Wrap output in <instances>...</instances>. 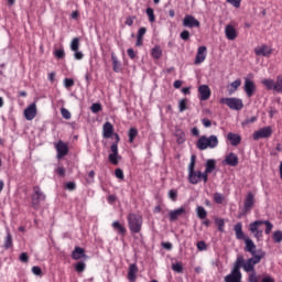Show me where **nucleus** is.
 <instances>
[{"mask_svg": "<svg viewBox=\"0 0 282 282\" xmlns=\"http://www.w3.org/2000/svg\"><path fill=\"white\" fill-rule=\"evenodd\" d=\"M265 259V251L259 250L258 256H252L249 259H243V256H238L236 261L234 262V265H237L240 263V269L242 268L245 272H256L254 265H258V263H261V260Z\"/></svg>", "mask_w": 282, "mask_h": 282, "instance_id": "nucleus-1", "label": "nucleus"}, {"mask_svg": "<svg viewBox=\"0 0 282 282\" xmlns=\"http://www.w3.org/2000/svg\"><path fill=\"white\" fill-rule=\"evenodd\" d=\"M217 147H219V139L215 134H212L208 138L203 135L196 142V149L199 151H206V149H217Z\"/></svg>", "mask_w": 282, "mask_h": 282, "instance_id": "nucleus-2", "label": "nucleus"}, {"mask_svg": "<svg viewBox=\"0 0 282 282\" xmlns=\"http://www.w3.org/2000/svg\"><path fill=\"white\" fill-rule=\"evenodd\" d=\"M46 196L45 193H43V189L39 185H35L33 187V193L31 195V206L34 208V210H39L41 206V202H45Z\"/></svg>", "mask_w": 282, "mask_h": 282, "instance_id": "nucleus-3", "label": "nucleus"}, {"mask_svg": "<svg viewBox=\"0 0 282 282\" xmlns=\"http://www.w3.org/2000/svg\"><path fill=\"white\" fill-rule=\"evenodd\" d=\"M128 227L131 232H134V235H138L140 230H142V216L138 214H129L128 217Z\"/></svg>", "mask_w": 282, "mask_h": 282, "instance_id": "nucleus-4", "label": "nucleus"}, {"mask_svg": "<svg viewBox=\"0 0 282 282\" xmlns=\"http://www.w3.org/2000/svg\"><path fill=\"white\" fill-rule=\"evenodd\" d=\"M220 105H226L234 111H241V109H243V100L236 97L221 98Z\"/></svg>", "mask_w": 282, "mask_h": 282, "instance_id": "nucleus-5", "label": "nucleus"}, {"mask_svg": "<svg viewBox=\"0 0 282 282\" xmlns=\"http://www.w3.org/2000/svg\"><path fill=\"white\" fill-rule=\"evenodd\" d=\"M249 231L257 241H261L263 239V220H256L249 224Z\"/></svg>", "mask_w": 282, "mask_h": 282, "instance_id": "nucleus-6", "label": "nucleus"}, {"mask_svg": "<svg viewBox=\"0 0 282 282\" xmlns=\"http://www.w3.org/2000/svg\"><path fill=\"white\" fill-rule=\"evenodd\" d=\"M204 181V184L208 183V175L202 171H195L188 173V182L189 184H199V182Z\"/></svg>", "mask_w": 282, "mask_h": 282, "instance_id": "nucleus-7", "label": "nucleus"}, {"mask_svg": "<svg viewBox=\"0 0 282 282\" xmlns=\"http://www.w3.org/2000/svg\"><path fill=\"white\" fill-rule=\"evenodd\" d=\"M240 262L234 264L230 274L225 276V282H241Z\"/></svg>", "mask_w": 282, "mask_h": 282, "instance_id": "nucleus-8", "label": "nucleus"}, {"mask_svg": "<svg viewBox=\"0 0 282 282\" xmlns=\"http://www.w3.org/2000/svg\"><path fill=\"white\" fill-rule=\"evenodd\" d=\"M111 153L108 155V160L110 164L113 166H118L119 162L122 160V156L118 153V142H115L110 147Z\"/></svg>", "mask_w": 282, "mask_h": 282, "instance_id": "nucleus-9", "label": "nucleus"}, {"mask_svg": "<svg viewBox=\"0 0 282 282\" xmlns=\"http://www.w3.org/2000/svg\"><path fill=\"white\" fill-rule=\"evenodd\" d=\"M55 151L57 152V160H63V158L69 153V145L63 140H59L55 143Z\"/></svg>", "mask_w": 282, "mask_h": 282, "instance_id": "nucleus-10", "label": "nucleus"}, {"mask_svg": "<svg viewBox=\"0 0 282 282\" xmlns=\"http://www.w3.org/2000/svg\"><path fill=\"white\" fill-rule=\"evenodd\" d=\"M254 208V194L252 192H249L246 195L245 202H243V214L248 215L250 210Z\"/></svg>", "mask_w": 282, "mask_h": 282, "instance_id": "nucleus-11", "label": "nucleus"}, {"mask_svg": "<svg viewBox=\"0 0 282 282\" xmlns=\"http://www.w3.org/2000/svg\"><path fill=\"white\" fill-rule=\"evenodd\" d=\"M243 89L247 97L252 98L254 96V93L257 91V84H254V82L249 78H245Z\"/></svg>", "mask_w": 282, "mask_h": 282, "instance_id": "nucleus-12", "label": "nucleus"}, {"mask_svg": "<svg viewBox=\"0 0 282 282\" xmlns=\"http://www.w3.org/2000/svg\"><path fill=\"white\" fill-rule=\"evenodd\" d=\"M272 47L267 44H262L254 48L256 56H264L265 58H270V56H272Z\"/></svg>", "mask_w": 282, "mask_h": 282, "instance_id": "nucleus-13", "label": "nucleus"}, {"mask_svg": "<svg viewBox=\"0 0 282 282\" xmlns=\"http://www.w3.org/2000/svg\"><path fill=\"white\" fill-rule=\"evenodd\" d=\"M207 54H208V48L206 46H199L197 48V53H196L194 64L195 65H202V63H204V61H206Z\"/></svg>", "mask_w": 282, "mask_h": 282, "instance_id": "nucleus-14", "label": "nucleus"}, {"mask_svg": "<svg viewBox=\"0 0 282 282\" xmlns=\"http://www.w3.org/2000/svg\"><path fill=\"white\" fill-rule=\"evenodd\" d=\"M272 135V128L264 127L253 132V140H261L263 138H270Z\"/></svg>", "mask_w": 282, "mask_h": 282, "instance_id": "nucleus-15", "label": "nucleus"}, {"mask_svg": "<svg viewBox=\"0 0 282 282\" xmlns=\"http://www.w3.org/2000/svg\"><path fill=\"white\" fill-rule=\"evenodd\" d=\"M200 23L198 22L197 19H195V17L191 15V14H186L183 19V26L184 28H199Z\"/></svg>", "mask_w": 282, "mask_h": 282, "instance_id": "nucleus-16", "label": "nucleus"}, {"mask_svg": "<svg viewBox=\"0 0 282 282\" xmlns=\"http://www.w3.org/2000/svg\"><path fill=\"white\" fill-rule=\"evenodd\" d=\"M245 252L251 253V257H259L257 253V245L250 238H245Z\"/></svg>", "mask_w": 282, "mask_h": 282, "instance_id": "nucleus-17", "label": "nucleus"}, {"mask_svg": "<svg viewBox=\"0 0 282 282\" xmlns=\"http://www.w3.org/2000/svg\"><path fill=\"white\" fill-rule=\"evenodd\" d=\"M223 164H227V166H239V156L235 152H231L226 155Z\"/></svg>", "mask_w": 282, "mask_h": 282, "instance_id": "nucleus-18", "label": "nucleus"}, {"mask_svg": "<svg viewBox=\"0 0 282 282\" xmlns=\"http://www.w3.org/2000/svg\"><path fill=\"white\" fill-rule=\"evenodd\" d=\"M199 100H208L210 98L212 91L208 85H200L198 87Z\"/></svg>", "mask_w": 282, "mask_h": 282, "instance_id": "nucleus-19", "label": "nucleus"}, {"mask_svg": "<svg viewBox=\"0 0 282 282\" xmlns=\"http://www.w3.org/2000/svg\"><path fill=\"white\" fill-rule=\"evenodd\" d=\"M182 215H186L185 207H180L177 209L170 210V213H169L170 221H177V219H180V217H182Z\"/></svg>", "mask_w": 282, "mask_h": 282, "instance_id": "nucleus-20", "label": "nucleus"}, {"mask_svg": "<svg viewBox=\"0 0 282 282\" xmlns=\"http://www.w3.org/2000/svg\"><path fill=\"white\" fill-rule=\"evenodd\" d=\"M225 36L228 41H235V39L238 36L237 29H235V26L231 24H227L225 26Z\"/></svg>", "mask_w": 282, "mask_h": 282, "instance_id": "nucleus-21", "label": "nucleus"}, {"mask_svg": "<svg viewBox=\"0 0 282 282\" xmlns=\"http://www.w3.org/2000/svg\"><path fill=\"white\" fill-rule=\"evenodd\" d=\"M24 118H26L28 120H34L36 118V104H31L24 110Z\"/></svg>", "mask_w": 282, "mask_h": 282, "instance_id": "nucleus-22", "label": "nucleus"}, {"mask_svg": "<svg viewBox=\"0 0 282 282\" xmlns=\"http://www.w3.org/2000/svg\"><path fill=\"white\" fill-rule=\"evenodd\" d=\"M234 230L236 232V239H239L240 241H246V239H248V237H246V234L243 232V225L241 223H237L234 227Z\"/></svg>", "mask_w": 282, "mask_h": 282, "instance_id": "nucleus-23", "label": "nucleus"}, {"mask_svg": "<svg viewBox=\"0 0 282 282\" xmlns=\"http://www.w3.org/2000/svg\"><path fill=\"white\" fill-rule=\"evenodd\" d=\"M72 259H74V261L87 259V254H85V249L80 247H75V249L72 252Z\"/></svg>", "mask_w": 282, "mask_h": 282, "instance_id": "nucleus-24", "label": "nucleus"}, {"mask_svg": "<svg viewBox=\"0 0 282 282\" xmlns=\"http://www.w3.org/2000/svg\"><path fill=\"white\" fill-rule=\"evenodd\" d=\"M227 140L230 142L231 147H239V144H241V135L234 132L227 134Z\"/></svg>", "mask_w": 282, "mask_h": 282, "instance_id": "nucleus-25", "label": "nucleus"}, {"mask_svg": "<svg viewBox=\"0 0 282 282\" xmlns=\"http://www.w3.org/2000/svg\"><path fill=\"white\" fill-rule=\"evenodd\" d=\"M102 135L106 139H109L113 135V124L111 122L107 121L102 127Z\"/></svg>", "mask_w": 282, "mask_h": 282, "instance_id": "nucleus-26", "label": "nucleus"}, {"mask_svg": "<svg viewBox=\"0 0 282 282\" xmlns=\"http://www.w3.org/2000/svg\"><path fill=\"white\" fill-rule=\"evenodd\" d=\"M135 279H138V264L132 263L128 269V280L133 282Z\"/></svg>", "mask_w": 282, "mask_h": 282, "instance_id": "nucleus-27", "label": "nucleus"}, {"mask_svg": "<svg viewBox=\"0 0 282 282\" xmlns=\"http://www.w3.org/2000/svg\"><path fill=\"white\" fill-rule=\"evenodd\" d=\"M112 228L118 235H121V237H124V235H127V227H124V225L120 224V221L118 220H115L112 223Z\"/></svg>", "mask_w": 282, "mask_h": 282, "instance_id": "nucleus-28", "label": "nucleus"}, {"mask_svg": "<svg viewBox=\"0 0 282 282\" xmlns=\"http://www.w3.org/2000/svg\"><path fill=\"white\" fill-rule=\"evenodd\" d=\"M174 135L176 138L177 144H184V142H186V134L184 133V130L177 128Z\"/></svg>", "mask_w": 282, "mask_h": 282, "instance_id": "nucleus-29", "label": "nucleus"}, {"mask_svg": "<svg viewBox=\"0 0 282 282\" xmlns=\"http://www.w3.org/2000/svg\"><path fill=\"white\" fill-rule=\"evenodd\" d=\"M13 246H14V241L12 239V234L8 231L4 238L3 248L4 250H10V248H12Z\"/></svg>", "mask_w": 282, "mask_h": 282, "instance_id": "nucleus-30", "label": "nucleus"}, {"mask_svg": "<svg viewBox=\"0 0 282 282\" xmlns=\"http://www.w3.org/2000/svg\"><path fill=\"white\" fill-rule=\"evenodd\" d=\"M151 56L155 61H160V58H162V48L160 47V45H156L152 48Z\"/></svg>", "mask_w": 282, "mask_h": 282, "instance_id": "nucleus-31", "label": "nucleus"}, {"mask_svg": "<svg viewBox=\"0 0 282 282\" xmlns=\"http://www.w3.org/2000/svg\"><path fill=\"white\" fill-rule=\"evenodd\" d=\"M128 142L130 144H133V142L135 141V138H138V129L137 128H130L128 131Z\"/></svg>", "mask_w": 282, "mask_h": 282, "instance_id": "nucleus-32", "label": "nucleus"}, {"mask_svg": "<svg viewBox=\"0 0 282 282\" xmlns=\"http://www.w3.org/2000/svg\"><path fill=\"white\" fill-rule=\"evenodd\" d=\"M216 164L217 162L213 159L208 160L207 163H206V169H205V172L206 175H208V173H213V171L216 169Z\"/></svg>", "mask_w": 282, "mask_h": 282, "instance_id": "nucleus-33", "label": "nucleus"}, {"mask_svg": "<svg viewBox=\"0 0 282 282\" xmlns=\"http://www.w3.org/2000/svg\"><path fill=\"white\" fill-rule=\"evenodd\" d=\"M111 61H112V69L113 72H120L121 65L120 62L118 61V56L116 54H111Z\"/></svg>", "mask_w": 282, "mask_h": 282, "instance_id": "nucleus-34", "label": "nucleus"}, {"mask_svg": "<svg viewBox=\"0 0 282 282\" xmlns=\"http://www.w3.org/2000/svg\"><path fill=\"white\" fill-rule=\"evenodd\" d=\"M70 50L72 52H78L80 50V39L74 37L70 42Z\"/></svg>", "mask_w": 282, "mask_h": 282, "instance_id": "nucleus-35", "label": "nucleus"}, {"mask_svg": "<svg viewBox=\"0 0 282 282\" xmlns=\"http://www.w3.org/2000/svg\"><path fill=\"white\" fill-rule=\"evenodd\" d=\"M198 219H206L208 217V212L203 206L196 208Z\"/></svg>", "mask_w": 282, "mask_h": 282, "instance_id": "nucleus-36", "label": "nucleus"}, {"mask_svg": "<svg viewBox=\"0 0 282 282\" xmlns=\"http://www.w3.org/2000/svg\"><path fill=\"white\" fill-rule=\"evenodd\" d=\"M274 91L282 94V75H279L274 82Z\"/></svg>", "mask_w": 282, "mask_h": 282, "instance_id": "nucleus-37", "label": "nucleus"}, {"mask_svg": "<svg viewBox=\"0 0 282 282\" xmlns=\"http://www.w3.org/2000/svg\"><path fill=\"white\" fill-rule=\"evenodd\" d=\"M239 87H241V79H236L230 84L229 94H235Z\"/></svg>", "mask_w": 282, "mask_h": 282, "instance_id": "nucleus-38", "label": "nucleus"}, {"mask_svg": "<svg viewBox=\"0 0 282 282\" xmlns=\"http://www.w3.org/2000/svg\"><path fill=\"white\" fill-rule=\"evenodd\" d=\"M262 85H264L265 89L269 91H274V79H263Z\"/></svg>", "mask_w": 282, "mask_h": 282, "instance_id": "nucleus-39", "label": "nucleus"}, {"mask_svg": "<svg viewBox=\"0 0 282 282\" xmlns=\"http://www.w3.org/2000/svg\"><path fill=\"white\" fill-rule=\"evenodd\" d=\"M262 223H263V226H265L264 234L270 235V232H272V229L274 228V225H272L270 220H262Z\"/></svg>", "mask_w": 282, "mask_h": 282, "instance_id": "nucleus-40", "label": "nucleus"}, {"mask_svg": "<svg viewBox=\"0 0 282 282\" xmlns=\"http://www.w3.org/2000/svg\"><path fill=\"white\" fill-rule=\"evenodd\" d=\"M272 239L274 241V243H281L282 241V231L281 230H276L273 232Z\"/></svg>", "mask_w": 282, "mask_h": 282, "instance_id": "nucleus-41", "label": "nucleus"}, {"mask_svg": "<svg viewBox=\"0 0 282 282\" xmlns=\"http://www.w3.org/2000/svg\"><path fill=\"white\" fill-rule=\"evenodd\" d=\"M224 199H226V197L224 196V194L221 193H215L214 194V202L216 204H224Z\"/></svg>", "mask_w": 282, "mask_h": 282, "instance_id": "nucleus-42", "label": "nucleus"}, {"mask_svg": "<svg viewBox=\"0 0 282 282\" xmlns=\"http://www.w3.org/2000/svg\"><path fill=\"white\" fill-rule=\"evenodd\" d=\"M172 270L178 274H182V272H184V267L182 265V262H177L172 264Z\"/></svg>", "mask_w": 282, "mask_h": 282, "instance_id": "nucleus-43", "label": "nucleus"}, {"mask_svg": "<svg viewBox=\"0 0 282 282\" xmlns=\"http://www.w3.org/2000/svg\"><path fill=\"white\" fill-rule=\"evenodd\" d=\"M87 268V264H85L84 261H79L75 264V270L80 273V272H85V269Z\"/></svg>", "mask_w": 282, "mask_h": 282, "instance_id": "nucleus-44", "label": "nucleus"}, {"mask_svg": "<svg viewBox=\"0 0 282 282\" xmlns=\"http://www.w3.org/2000/svg\"><path fill=\"white\" fill-rule=\"evenodd\" d=\"M216 226H218L219 232H224V228H226V223L221 218H217L215 220Z\"/></svg>", "mask_w": 282, "mask_h": 282, "instance_id": "nucleus-45", "label": "nucleus"}, {"mask_svg": "<svg viewBox=\"0 0 282 282\" xmlns=\"http://www.w3.org/2000/svg\"><path fill=\"white\" fill-rule=\"evenodd\" d=\"M187 102H188V99H182V100H180V102H178V109H180L181 113L184 112V111H186V110L188 109V107L186 106Z\"/></svg>", "mask_w": 282, "mask_h": 282, "instance_id": "nucleus-46", "label": "nucleus"}, {"mask_svg": "<svg viewBox=\"0 0 282 282\" xmlns=\"http://www.w3.org/2000/svg\"><path fill=\"white\" fill-rule=\"evenodd\" d=\"M147 15L149 17L150 23H155V13L152 8L147 9Z\"/></svg>", "mask_w": 282, "mask_h": 282, "instance_id": "nucleus-47", "label": "nucleus"}, {"mask_svg": "<svg viewBox=\"0 0 282 282\" xmlns=\"http://www.w3.org/2000/svg\"><path fill=\"white\" fill-rule=\"evenodd\" d=\"M61 113L64 120H72V112H69V110H67L66 108H61Z\"/></svg>", "mask_w": 282, "mask_h": 282, "instance_id": "nucleus-48", "label": "nucleus"}, {"mask_svg": "<svg viewBox=\"0 0 282 282\" xmlns=\"http://www.w3.org/2000/svg\"><path fill=\"white\" fill-rule=\"evenodd\" d=\"M90 110L93 113H99V111H102V105H100L98 102L93 104L90 107Z\"/></svg>", "mask_w": 282, "mask_h": 282, "instance_id": "nucleus-49", "label": "nucleus"}, {"mask_svg": "<svg viewBox=\"0 0 282 282\" xmlns=\"http://www.w3.org/2000/svg\"><path fill=\"white\" fill-rule=\"evenodd\" d=\"M248 282H259V275H257V271L249 273Z\"/></svg>", "mask_w": 282, "mask_h": 282, "instance_id": "nucleus-50", "label": "nucleus"}, {"mask_svg": "<svg viewBox=\"0 0 282 282\" xmlns=\"http://www.w3.org/2000/svg\"><path fill=\"white\" fill-rule=\"evenodd\" d=\"M55 58H65V50L58 48L54 52Z\"/></svg>", "mask_w": 282, "mask_h": 282, "instance_id": "nucleus-51", "label": "nucleus"}, {"mask_svg": "<svg viewBox=\"0 0 282 282\" xmlns=\"http://www.w3.org/2000/svg\"><path fill=\"white\" fill-rule=\"evenodd\" d=\"M182 41H188L191 39V32L188 30H184L180 34Z\"/></svg>", "mask_w": 282, "mask_h": 282, "instance_id": "nucleus-52", "label": "nucleus"}, {"mask_svg": "<svg viewBox=\"0 0 282 282\" xmlns=\"http://www.w3.org/2000/svg\"><path fill=\"white\" fill-rule=\"evenodd\" d=\"M74 58L75 61H83V58H85V54L78 50L74 51Z\"/></svg>", "mask_w": 282, "mask_h": 282, "instance_id": "nucleus-53", "label": "nucleus"}, {"mask_svg": "<svg viewBox=\"0 0 282 282\" xmlns=\"http://www.w3.org/2000/svg\"><path fill=\"white\" fill-rule=\"evenodd\" d=\"M169 197H170V199H172V202H177V191L171 189L169 192Z\"/></svg>", "mask_w": 282, "mask_h": 282, "instance_id": "nucleus-54", "label": "nucleus"}, {"mask_svg": "<svg viewBox=\"0 0 282 282\" xmlns=\"http://www.w3.org/2000/svg\"><path fill=\"white\" fill-rule=\"evenodd\" d=\"M64 86L66 87V89H69V87H74V79L65 78L64 79Z\"/></svg>", "mask_w": 282, "mask_h": 282, "instance_id": "nucleus-55", "label": "nucleus"}, {"mask_svg": "<svg viewBox=\"0 0 282 282\" xmlns=\"http://www.w3.org/2000/svg\"><path fill=\"white\" fill-rule=\"evenodd\" d=\"M115 175L118 180H124V172L121 169H117Z\"/></svg>", "mask_w": 282, "mask_h": 282, "instance_id": "nucleus-56", "label": "nucleus"}, {"mask_svg": "<svg viewBox=\"0 0 282 282\" xmlns=\"http://www.w3.org/2000/svg\"><path fill=\"white\" fill-rule=\"evenodd\" d=\"M257 120H259V117L253 116L251 118L246 119L243 124H253V122H257Z\"/></svg>", "mask_w": 282, "mask_h": 282, "instance_id": "nucleus-57", "label": "nucleus"}, {"mask_svg": "<svg viewBox=\"0 0 282 282\" xmlns=\"http://www.w3.org/2000/svg\"><path fill=\"white\" fill-rule=\"evenodd\" d=\"M227 3H230L234 8H241V0H227Z\"/></svg>", "mask_w": 282, "mask_h": 282, "instance_id": "nucleus-58", "label": "nucleus"}, {"mask_svg": "<svg viewBox=\"0 0 282 282\" xmlns=\"http://www.w3.org/2000/svg\"><path fill=\"white\" fill-rule=\"evenodd\" d=\"M65 188H67V191H76V183L68 182V183H66Z\"/></svg>", "mask_w": 282, "mask_h": 282, "instance_id": "nucleus-59", "label": "nucleus"}, {"mask_svg": "<svg viewBox=\"0 0 282 282\" xmlns=\"http://www.w3.org/2000/svg\"><path fill=\"white\" fill-rule=\"evenodd\" d=\"M20 261H21L22 263H28V261H30V257H29L25 252H22V253L20 254Z\"/></svg>", "mask_w": 282, "mask_h": 282, "instance_id": "nucleus-60", "label": "nucleus"}, {"mask_svg": "<svg viewBox=\"0 0 282 282\" xmlns=\"http://www.w3.org/2000/svg\"><path fill=\"white\" fill-rule=\"evenodd\" d=\"M32 272L35 274V276H41L43 274V271L40 269V267H33Z\"/></svg>", "mask_w": 282, "mask_h": 282, "instance_id": "nucleus-61", "label": "nucleus"}, {"mask_svg": "<svg viewBox=\"0 0 282 282\" xmlns=\"http://www.w3.org/2000/svg\"><path fill=\"white\" fill-rule=\"evenodd\" d=\"M207 249L206 242L205 241H198L197 242V250L204 251Z\"/></svg>", "mask_w": 282, "mask_h": 282, "instance_id": "nucleus-62", "label": "nucleus"}, {"mask_svg": "<svg viewBox=\"0 0 282 282\" xmlns=\"http://www.w3.org/2000/svg\"><path fill=\"white\" fill-rule=\"evenodd\" d=\"M127 54H128L129 58H131V61H133V58H135V51H133V48H128Z\"/></svg>", "mask_w": 282, "mask_h": 282, "instance_id": "nucleus-63", "label": "nucleus"}, {"mask_svg": "<svg viewBox=\"0 0 282 282\" xmlns=\"http://www.w3.org/2000/svg\"><path fill=\"white\" fill-rule=\"evenodd\" d=\"M133 21H135V17H128L126 19V25H129V26L133 25Z\"/></svg>", "mask_w": 282, "mask_h": 282, "instance_id": "nucleus-64", "label": "nucleus"}]
</instances>
